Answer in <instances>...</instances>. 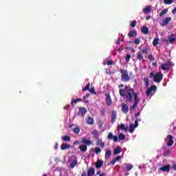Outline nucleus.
<instances>
[{
	"label": "nucleus",
	"mask_w": 176,
	"mask_h": 176,
	"mask_svg": "<svg viewBox=\"0 0 176 176\" xmlns=\"http://www.w3.org/2000/svg\"><path fill=\"white\" fill-rule=\"evenodd\" d=\"M87 97H89V95L84 96L83 98H87Z\"/></svg>",
	"instance_id": "obj_58"
},
{
	"label": "nucleus",
	"mask_w": 176,
	"mask_h": 176,
	"mask_svg": "<svg viewBox=\"0 0 176 176\" xmlns=\"http://www.w3.org/2000/svg\"><path fill=\"white\" fill-rule=\"evenodd\" d=\"M133 101V104L131 107V109H135L136 108H138V104H140V99L138 97V94H135Z\"/></svg>",
	"instance_id": "obj_3"
},
{
	"label": "nucleus",
	"mask_w": 176,
	"mask_h": 176,
	"mask_svg": "<svg viewBox=\"0 0 176 176\" xmlns=\"http://www.w3.org/2000/svg\"><path fill=\"white\" fill-rule=\"evenodd\" d=\"M130 58H131V55H130V54H126L125 57L126 63H129L130 61Z\"/></svg>",
	"instance_id": "obj_39"
},
{
	"label": "nucleus",
	"mask_w": 176,
	"mask_h": 176,
	"mask_svg": "<svg viewBox=\"0 0 176 176\" xmlns=\"http://www.w3.org/2000/svg\"><path fill=\"white\" fill-rule=\"evenodd\" d=\"M62 140L63 141H71V138H69V136L65 135V136H63L62 137Z\"/></svg>",
	"instance_id": "obj_34"
},
{
	"label": "nucleus",
	"mask_w": 176,
	"mask_h": 176,
	"mask_svg": "<svg viewBox=\"0 0 176 176\" xmlns=\"http://www.w3.org/2000/svg\"><path fill=\"white\" fill-rule=\"evenodd\" d=\"M142 32L143 34H148V32H149V30L148 29L147 27L144 26V27L142 28Z\"/></svg>",
	"instance_id": "obj_29"
},
{
	"label": "nucleus",
	"mask_w": 176,
	"mask_h": 176,
	"mask_svg": "<svg viewBox=\"0 0 176 176\" xmlns=\"http://www.w3.org/2000/svg\"><path fill=\"white\" fill-rule=\"evenodd\" d=\"M81 144H85V145H91V144H93V142H91L89 139H86L84 138L81 139Z\"/></svg>",
	"instance_id": "obj_12"
},
{
	"label": "nucleus",
	"mask_w": 176,
	"mask_h": 176,
	"mask_svg": "<svg viewBox=\"0 0 176 176\" xmlns=\"http://www.w3.org/2000/svg\"><path fill=\"white\" fill-rule=\"evenodd\" d=\"M104 164V162L101 160H98L96 163V168H100V167Z\"/></svg>",
	"instance_id": "obj_18"
},
{
	"label": "nucleus",
	"mask_w": 176,
	"mask_h": 176,
	"mask_svg": "<svg viewBox=\"0 0 176 176\" xmlns=\"http://www.w3.org/2000/svg\"><path fill=\"white\" fill-rule=\"evenodd\" d=\"M118 138H119V140H121V141H123V140H126V135H124L123 133H120L118 135Z\"/></svg>",
	"instance_id": "obj_32"
},
{
	"label": "nucleus",
	"mask_w": 176,
	"mask_h": 176,
	"mask_svg": "<svg viewBox=\"0 0 176 176\" xmlns=\"http://www.w3.org/2000/svg\"><path fill=\"white\" fill-rule=\"evenodd\" d=\"M173 170H176V164H174L173 165Z\"/></svg>",
	"instance_id": "obj_55"
},
{
	"label": "nucleus",
	"mask_w": 176,
	"mask_h": 176,
	"mask_svg": "<svg viewBox=\"0 0 176 176\" xmlns=\"http://www.w3.org/2000/svg\"><path fill=\"white\" fill-rule=\"evenodd\" d=\"M111 155H112V151H111V150H107L105 153V159L107 160L109 159Z\"/></svg>",
	"instance_id": "obj_24"
},
{
	"label": "nucleus",
	"mask_w": 176,
	"mask_h": 176,
	"mask_svg": "<svg viewBox=\"0 0 176 176\" xmlns=\"http://www.w3.org/2000/svg\"><path fill=\"white\" fill-rule=\"evenodd\" d=\"M124 85H119V87H124Z\"/></svg>",
	"instance_id": "obj_60"
},
{
	"label": "nucleus",
	"mask_w": 176,
	"mask_h": 176,
	"mask_svg": "<svg viewBox=\"0 0 176 176\" xmlns=\"http://www.w3.org/2000/svg\"><path fill=\"white\" fill-rule=\"evenodd\" d=\"M144 82L146 87H148V86H149V78H148V77L144 78Z\"/></svg>",
	"instance_id": "obj_33"
},
{
	"label": "nucleus",
	"mask_w": 176,
	"mask_h": 176,
	"mask_svg": "<svg viewBox=\"0 0 176 176\" xmlns=\"http://www.w3.org/2000/svg\"><path fill=\"white\" fill-rule=\"evenodd\" d=\"M115 119H116V112H113V113L111 122H115Z\"/></svg>",
	"instance_id": "obj_43"
},
{
	"label": "nucleus",
	"mask_w": 176,
	"mask_h": 176,
	"mask_svg": "<svg viewBox=\"0 0 176 176\" xmlns=\"http://www.w3.org/2000/svg\"><path fill=\"white\" fill-rule=\"evenodd\" d=\"M128 35H129V38H133V36H135V35H137V31L132 30V31L129 32Z\"/></svg>",
	"instance_id": "obj_25"
},
{
	"label": "nucleus",
	"mask_w": 176,
	"mask_h": 176,
	"mask_svg": "<svg viewBox=\"0 0 176 176\" xmlns=\"http://www.w3.org/2000/svg\"><path fill=\"white\" fill-rule=\"evenodd\" d=\"M108 140H113V134L112 133H109L108 136H107Z\"/></svg>",
	"instance_id": "obj_45"
},
{
	"label": "nucleus",
	"mask_w": 176,
	"mask_h": 176,
	"mask_svg": "<svg viewBox=\"0 0 176 176\" xmlns=\"http://www.w3.org/2000/svg\"><path fill=\"white\" fill-rule=\"evenodd\" d=\"M136 127H138V121H135V124H131L129 126V133H134V130L136 129Z\"/></svg>",
	"instance_id": "obj_8"
},
{
	"label": "nucleus",
	"mask_w": 176,
	"mask_h": 176,
	"mask_svg": "<svg viewBox=\"0 0 176 176\" xmlns=\"http://www.w3.org/2000/svg\"><path fill=\"white\" fill-rule=\"evenodd\" d=\"M95 153H96V155H98V153H101V148H100L99 147H96Z\"/></svg>",
	"instance_id": "obj_41"
},
{
	"label": "nucleus",
	"mask_w": 176,
	"mask_h": 176,
	"mask_svg": "<svg viewBox=\"0 0 176 176\" xmlns=\"http://www.w3.org/2000/svg\"><path fill=\"white\" fill-rule=\"evenodd\" d=\"M140 38L135 39V45H140Z\"/></svg>",
	"instance_id": "obj_49"
},
{
	"label": "nucleus",
	"mask_w": 176,
	"mask_h": 176,
	"mask_svg": "<svg viewBox=\"0 0 176 176\" xmlns=\"http://www.w3.org/2000/svg\"><path fill=\"white\" fill-rule=\"evenodd\" d=\"M136 22L135 21H131V27L134 28L135 27Z\"/></svg>",
	"instance_id": "obj_50"
},
{
	"label": "nucleus",
	"mask_w": 176,
	"mask_h": 176,
	"mask_svg": "<svg viewBox=\"0 0 176 176\" xmlns=\"http://www.w3.org/2000/svg\"><path fill=\"white\" fill-rule=\"evenodd\" d=\"M120 159H122V157H121V156H118V157H116L114 159V160H113L114 163H116V162H119V160H120Z\"/></svg>",
	"instance_id": "obj_46"
},
{
	"label": "nucleus",
	"mask_w": 176,
	"mask_h": 176,
	"mask_svg": "<svg viewBox=\"0 0 176 176\" xmlns=\"http://www.w3.org/2000/svg\"><path fill=\"white\" fill-rule=\"evenodd\" d=\"M142 53H145V54H148V49H143L142 50Z\"/></svg>",
	"instance_id": "obj_51"
},
{
	"label": "nucleus",
	"mask_w": 176,
	"mask_h": 176,
	"mask_svg": "<svg viewBox=\"0 0 176 176\" xmlns=\"http://www.w3.org/2000/svg\"><path fill=\"white\" fill-rule=\"evenodd\" d=\"M94 173H96V170H94V168H90L88 170L87 175L88 176H93V175H94Z\"/></svg>",
	"instance_id": "obj_21"
},
{
	"label": "nucleus",
	"mask_w": 176,
	"mask_h": 176,
	"mask_svg": "<svg viewBox=\"0 0 176 176\" xmlns=\"http://www.w3.org/2000/svg\"><path fill=\"white\" fill-rule=\"evenodd\" d=\"M150 78H153V82L159 83L162 81V79H163V74L162 73H157L154 74L153 72H151Z\"/></svg>",
	"instance_id": "obj_2"
},
{
	"label": "nucleus",
	"mask_w": 176,
	"mask_h": 176,
	"mask_svg": "<svg viewBox=\"0 0 176 176\" xmlns=\"http://www.w3.org/2000/svg\"><path fill=\"white\" fill-rule=\"evenodd\" d=\"M90 88V84H87L85 88L82 89V91H86V90H89Z\"/></svg>",
	"instance_id": "obj_44"
},
{
	"label": "nucleus",
	"mask_w": 176,
	"mask_h": 176,
	"mask_svg": "<svg viewBox=\"0 0 176 176\" xmlns=\"http://www.w3.org/2000/svg\"><path fill=\"white\" fill-rule=\"evenodd\" d=\"M89 91H90V93H91V94H96V91H95L94 88H91L89 89Z\"/></svg>",
	"instance_id": "obj_48"
},
{
	"label": "nucleus",
	"mask_w": 176,
	"mask_h": 176,
	"mask_svg": "<svg viewBox=\"0 0 176 176\" xmlns=\"http://www.w3.org/2000/svg\"><path fill=\"white\" fill-rule=\"evenodd\" d=\"M170 165H165L161 168H160V171H170Z\"/></svg>",
	"instance_id": "obj_19"
},
{
	"label": "nucleus",
	"mask_w": 176,
	"mask_h": 176,
	"mask_svg": "<svg viewBox=\"0 0 176 176\" xmlns=\"http://www.w3.org/2000/svg\"><path fill=\"white\" fill-rule=\"evenodd\" d=\"M123 167L126 171H130L133 168L131 164H124Z\"/></svg>",
	"instance_id": "obj_17"
},
{
	"label": "nucleus",
	"mask_w": 176,
	"mask_h": 176,
	"mask_svg": "<svg viewBox=\"0 0 176 176\" xmlns=\"http://www.w3.org/2000/svg\"><path fill=\"white\" fill-rule=\"evenodd\" d=\"M165 141L168 146H173V144H174V140H173V135H168Z\"/></svg>",
	"instance_id": "obj_6"
},
{
	"label": "nucleus",
	"mask_w": 176,
	"mask_h": 176,
	"mask_svg": "<svg viewBox=\"0 0 176 176\" xmlns=\"http://www.w3.org/2000/svg\"><path fill=\"white\" fill-rule=\"evenodd\" d=\"M173 14H175L176 13V7L172 11Z\"/></svg>",
	"instance_id": "obj_54"
},
{
	"label": "nucleus",
	"mask_w": 176,
	"mask_h": 176,
	"mask_svg": "<svg viewBox=\"0 0 176 176\" xmlns=\"http://www.w3.org/2000/svg\"><path fill=\"white\" fill-rule=\"evenodd\" d=\"M171 65V62H168L167 64L164 63L161 65V68L162 69H163V71H167L169 69L170 66Z\"/></svg>",
	"instance_id": "obj_11"
},
{
	"label": "nucleus",
	"mask_w": 176,
	"mask_h": 176,
	"mask_svg": "<svg viewBox=\"0 0 176 176\" xmlns=\"http://www.w3.org/2000/svg\"><path fill=\"white\" fill-rule=\"evenodd\" d=\"M68 107H69V106L65 107L64 109H67V108H68Z\"/></svg>",
	"instance_id": "obj_62"
},
{
	"label": "nucleus",
	"mask_w": 176,
	"mask_h": 176,
	"mask_svg": "<svg viewBox=\"0 0 176 176\" xmlns=\"http://www.w3.org/2000/svg\"><path fill=\"white\" fill-rule=\"evenodd\" d=\"M80 101H82L81 98L73 100H72L71 104H78V102H79Z\"/></svg>",
	"instance_id": "obj_37"
},
{
	"label": "nucleus",
	"mask_w": 176,
	"mask_h": 176,
	"mask_svg": "<svg viewBox=\"0 0 176 176\" xmlns=\"http://www.w3.org/2000/svg\"><path fill=\"white\" fill-rule=\"evenodd\" d=\"M156 85H153L147 89L146 95L148 97H152L155 93H156Z\"/></svg>",
	"instance_id": "obj_5"
},
{
	"label": "nucleus",
	"mask_w": 176,
	"mask_h": 176,
	"mask_svg": "<svg viewBox=\"0 0 176 176\" xmlns=\"http://www.w3.org/2000/svg\"><path fill=\"white\" fill-rule=\"evenodd\" d=\"M170 21H171V17H166L164 19V20L161 23L162 27H166V25H167V24H168Z\"/></svg>",
	"instance_id": "obj_9"
},
{
	"label": "nucleus",
	"mask_w": 176,
	"mask_h": 176,
	"mask_svg": "<svg viewBox=\"0 0 176 176\" xmlns=\"http://www.w3.org/2000/svg\"><path fill=\"white\" fill-rule=\"evenodd\" d=\"M81 176H86V173H82Z\"/></svg>",
	"instance_id": "obj_59"
},
{
	"label": "nucleus",
	"mask_w": 176,
	"mask_h": 176,
	"mask_svg": "<svg viewBox=\"0 0 176 176\" xmlns=\"http://www.w3.org/2000/svg\"><path fill=\"white\" fill-rule=\"evenodd\" d=\"M120 72L122 74V80L124 82H129L130 80V76H129V73L126 70H120Z\"/></svg>",
	"instance_id": "obj_4"
},
{
	"label": "nucleus",
	"mask_w": 176,
	"mask_h": 176,
	"mask_svg": "<svg viewBox=\"0 0 176 176\" xmlns=\"http://www.w3.org/2000/svg\"><path fill=\"white\" fill-rule=\"evenodd\" d=\"M151 6H147L146 7L144 10H143V12L146 14V13H149V12H151Z\"/></svg>",
	"instance_id": "obj_28"
},
{
	"label": "nucleus",
	"mask_w": 176,
	"mask_h": 176,
	"mask_svg": "<svg viewBox=\"0 0 176 176\" xmlns=\"http://www.w3.org/2000/svg\"><path fill=\"white\" fill-rule=\"evenodd\" d=\"M153 46H157V45H159V38H154L153 41Z\"/></svg>",
	"instance_id": "obj_30"
},
{
	"label": "nucleus",
	"mask_w": 176,
	"mask_h": 176,
	"mask_svg": "<svg viewBox=\"0 0 176 176\" xmlns=\"http://www.w3.org/2000/svg\"><path fill=\"white\" fill-rule=\"evenodd\" d=\"M168 12V9L167 8L164 9L160 14V17H162V16H164V14H167Z\"/></svg>",
	"instance_id": "obj_27"
},
{
	"label": "nucleus",
	"mask_w": 176,
	"mask_h": 176,
	"mask_svg": "<svg viewBox=\"0 0 176 176\" xmlns=\"http://www.w3.org/2000/svg\"><path fill=\"white\" fill-rule=\"evenodd\" d=\"M117 130H122L123 131H127V126L123 124H120L118 126Z\"/></svg>",
	"instance_id": "obj_15"
},
{
	"label": "nucleus",
	"mask_w": 176,
	"mask_h": 176,
	"mask_svg": "<svg viewBox=\"0 0 176 176\" xmlns=\"http://www.w3.org/2000/svg\"><path fill=\"white\" fill-rule=\"evenodd\" d=\"M120 152H122V148L120 146H117L116 148H115L113 151V155H119Z\"/></svg>",
	"instance_id": "obj_22"
},
{
	"label": "nucleus",
	"mask_w": 176,
	"mask_h": 176,
	"mask_svg": "<svg viewBox=\"0 0 176 176\" xmlns=\"http://www.w3.org/2000/svg\"><path fill=\"white\" fill-rule=\"evenodd\" d=\"M165 42H167V40H165Z\"/></svg>",
	"instance_id": "obj_63"
},
{
	"label": "nucleus",
	"mask_w": 176,
	"mask_h": 176,
	"mask_svg": "<svg viewBox=\"0 0 176 176\" xmlns=\"http://www.w3.org/2000/svg\"><path fill=\"white\" fill-rule=\"evenodd\" d=\"M96 145L102 149V148L105 146V143L102 142V139L98 138L96 140Z\"/></svg>",
	"instance_id": "obj_10"
},
{
	"label": "nucleus",
	"mask_w": 176,
	"mask_h": 176,
	"mask_svg": "<svg viewBox=\"0 0 176 176\" xmlns=\"http://www.w3.org/2000/svg\"><path fill=\"white\" fill-rule=\"evenodd\" d=\"M113 140L114 142H118V136L115 135L113 137Z\"/></svg>",
	"instance_id": "obj_52"
},
{
	"label": "nucleus",
	"mask_w": 176,
	"mask_h": 176,
	"mask_svg": "<svg viewBox=\"0 0 176 176\" xmlns=\"http://www.w3.org/2000/svg\"><path fill=\"white\" fill-rule=\"evenodd\" d=\"M92 134L96 138L98 139V137L100 136V135L98 134V131L94 130L92 131Z\"/></svg>",
	"instance_id": "obj_31"
},
{
	"label": "nucleus",
	"mask_w": 176,
	"mask_h": 176,
	"mask_svg": "<svg viewBox=\"0 0 176 176\" xmlns=\"http://www.w3.org/2000/svg\"><path fill=\"white\" fill-rule=\"evenodd\" d=\"M169 42L170 43H174V42H175V38L174 36H169Z\"/></svg>",
	"instance_id": "obj_35"
},
{
	"label": "nucleus",
	"mask_w": 176,
	"mask_h": 176,
	"mask_svg": "<svg viewBox=\"0 0 176 176\" xmlns=\"http://www.w3.org/2000/svg\"><path fill=\"white\" fill-rule=\"evenodd\" d=\"M151 16H146V20H150Z\"/></svg>",
	"instance_id": "obj_57"
},
{
	"label": "nucleus",
	"mask_w": 176,
	"mask_h": 176,
	"mask_svg": "<svg viewBox=\"0 0 176 176\" xmlns=\"http://www.w3.org/2000/svg\"><path fill=\"white\" fill-rule=\"evenodd\" d=\"M122 111L124 113H127V112H129V105L126 104H122Z\"/></svg>",
	"instance_id": "obj_14"
},
{
	"label": "nucleus",
	"mask_w": 176,
	"mask_h": 176,
	"mask_svg": "<svg viewBox=\"0 0 176 176\" xmlns=\"http://www.w3.org/2000/svg\"><path fill=\"white\" fill-rule=\"evenodd\" d=\"M71 148V145L67 144H63L60 146V149L62 151H65V149H69Z\"/></svg>",
	"instance_id": "obj_20"
},
{
	"label": "nucleus",
	"mask_w": 176,
	"mask_h": 176,
	"mask_svg": "<svg viewBox=\"0 0 176 176\" xmlns=\"http://www.w3.org/2000/svg\"><path fill=\"white\" fill-rule=\"evenodd\" d=\"M70 160H73V162L70 164V168H74L75 166L78 164V159H76V157L75 155H72L70 157Z\"/></svg>",
	"instance_id": "obj_7"
},
{
	"label": "nucleus",
	"mask_w": 176,
	"mask_h": 176,
	"mask_svg": "<svg viewBox=\"0 0 176 176\" xmlns=\"http://www.w3.org/2000/svg\"><path fill=\"white\" fill-rule=\"evenodd\" d=\"M106 104L107 105H111L112 104V99H111L109 94H106Z\"/></svg>",
	"instance_id": "obj_13"
},
{
	"label": "nucleus",
	"mask_w": 176,
	"mask_h": 176,
	"mask_svg": "<svg viewBox=\"0 0 176 176\" xmlns=\"http://www.w3.org/2000/svg\"><path fill=\"white\" fill-rule=\"evenodd\" d=\"M120 94L122 97H124L126 96V98L127 101H131L133 100V95L134 94V91L133 89H130L128 87H126L124 89H120Z\"/></svg>",
	"instance_id": "obj_1"
},
{
	"label": "nucleus",
	"mask_w": 176,
	"mask_h": 176,
	"mask_svg": "<svg viewBox=\"0 0 176 176\" xmlns=\"http://www.w3.org/2000/svg\"><path fill=\"white\" fill-rule=\"evenodd\" d=\"M138 58L140 60H144V56H142V52H138Z\"/></svg>",
	"instance_id": "obj_36"
},
{
	"label": "nucleus",
	"mask_w": 176,
	"mask_h": 176,
	"mask_svg": "<svg viewBox=\"0 0 176 176\" xmlns=\"http://www.w3.org/2000/svg\"><path fill=\"white\" fill-rule=\"evenodd\" d=\"M80 144V142L76 141L74 142V145H79Z\"/></svg>",
	"instance_id": "obj_53"
},
{
	"label": "nucleus",
	"mask_w": 176,
	"mask_h": 176,
	"mask_svg": "<svg viewBox=\"0 0 176 176\" xmlns=\"http://www.w3.org/2000/svg\"><path fill=\"white\" fill-rule=\"evenodd\" d=\"M105 175L104 173H101L100 176H104Z\"/></svg>",
	"instance_id": "obj_61"
},
{
	"label": "nucleus",
	"mask_w": 176,
	"mask_h": 176,
	"mask_svg": "<svg viewBox=\"0 0 176 176\" xmlns=\"http://www.w3.org/2000/svg\"><path fill=\"white\" fill-rule=\"evenodd\" d=\"M79 149L81 151V152H86V151H87V145H80L79 146Z\"/></svg>",
	"instance_id": "obj_26"
},
{
	"label": "nucleus",
	"mask_w": 176,
	"mask_h": 176,
	"mask_svg": "<svg viewBox=\"0 0 176 176\" xmlns=\"http://www.w3.org/2000/svg\"><path fill=\"white\" fill-rule=\"evenodd\" d=\"M111 64H113V61L112 60H109L107 62L104 61V65H111Z\"/></svg>",
	"instance_id": "obj_42"
},
{
	"label": "nucleus",
	"mask_w": 176,
	"mask_h": 176,
	"mask_svg": "<svg viewBox=\"0 0 176 176\" xmlns=\"http://www.w3.org/2000/svg\"><path fill=\"white\" fill-rule=\"evenodd\" d=\"M87 124H93L94 123V120L91 117H88L86 120Z\"/></svg>",
	"instance_id": "obj_23"
},
{
	"label": "nucleus",
	"mask_w": 176,
	"mask_h": 176,
	"mask_svg": "<svg viewBox=\"0 0 176 176\" xmlns=\"http://www.w3.org/2000/svg\"><path fill=\"white\" fill-rule=\"evenodd\" d=\"M174 0H164V2L166 5H171Z\"/></svg>",
	"instance_id": "obj_38"
},
{
	"label": "nucleus",
	"mask_w": 176,
	"mask_h": 176,
	"mask_svg": "<svg viewBox=\"0 0 176 176\" xmlns=\"http://www.w3.org/2000/svg\"><path fill=\"white\" fill-rule=\"evenodd\" d=\"M148 60H149L150 61H153V60H155V58L153 57V55H149V56H148Z\"/></svg>",
	"instance_id": "obj_47"
},
{
	"label": "nucleus",
	"mask_w": 176,
	"mask_h": 176,
	"mask_svg": "<svg viewBox=\"0 0 176 176\" xmlns=\"http://www.w3.org/2000/svg\"><path fill=\"white\" fill-rule=\"evenodd\" d=\"M74 131L76 134H79L80 132V129H79V127L74 128Z\"/></svg>",
	"instance_id": "obj_40"
},
{
	"label": "nucleus",
	"mask_w": 176,
	"mask_h": 176,
	"mask_svg": "<svg viewBox=\"0 0 176 176\" xmlns=\"http://www.w3.org/2000/svg\"><path fill=\"white\" fill-rule=\"evenodd\" d=\"M87 112V110L85 107L80 108L79 109V115L80 116H85V114Z\"/></svg>",
	"instance_id": "obj_16"
},
{
	"label": "nucleus",
	"mask_w": 176,
	"mask_h": 176,
	"mask_svg": "<svg viewBox=\"0 0 176 176\" xmlns=\"http://www.w3.org/2000/svg\"><path fill=\"white\" fill-rule=\"evenodd\" d=\"M58 147V143H56V144H55V149H57Z\"/></svg>",
	"instance_id": "obj_56"
}]
</instances>
